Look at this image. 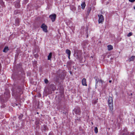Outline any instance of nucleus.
<instances>
[{
	"mask_svg": "<svg viewBox=\"0 0 135 135\" xmlns=\"http://www.w3.org/2000/svg\"><path fill=\"white\" fill-rule=\"evenodd\" d=\"M108 102L109 109L111 111H112L113 110V98L112 97H109Z\"/></svg>",
	"mask_w": 135,
	"mask_h": 135,
	"instance_id": "nucleus-1",
	"label": "nucleus"
},
{
	"mask_svg": "<svg viewBox=\"0 0 135 135\" xmlns=\"http://www.w3.org/2000/svg\"><path fill=\"white\" fill-rule=\"evenodd\" d=\"M98 16L99 17V23H102L103 22L104 20V18L103 16L102 15H98Z\"/></svg>",
	"mask_w": 135,
	"mask_h": 135,
	"instance_id": "nucleus-2",
	"label": "nucleus"
},
{
	"mask_svg": "<svg viewBox=\"0 0 135 135\" xmlns=\"http://www.w3.org/2000/svg\"><path fill=\"white\" fill-rule=\"evenodd\" d=\"M41 27L42 29L45 32H47V27L45 24L43 23L41 25Z\"/></svg>",
	"mask_w": 135,
	"mask_h": 135,
	"instance_id": "nucleus-3",
	"label": "nucleus"
},
{
	"mask_svg": "<svg viewBox=\"0 0 135 135\" xmlns=\"http://www.w3.org/2000/svg\"><path fill=\"white\" fill-rule=\"evenodd\" d=\"M74 111L76 114L79 115H80L81 110L80 108H75Z\"/></svg>",
	"mask_w": 135,
	"mask_h": 135,
	"instance_id": "nucleus-4",
	"label": "nucleus"
},
{
	"mask_svg": "<svg viewBox=\"0 0 135 135\" xmlns=\"http://www.w3.org/2000/svg\"><path fill=\"white\" fill-rule=\"evenodd\" d=\"M49 17L51 19L52 22L55 21L56 18V15L55 14H53L49 16Z\"/></svg>",
	"mask_w": 135,
	"mask_h": 135,
	"instance_id": "nucleus-5",
	"label": "nucleus"
},
{
	"mask_svg": "<svg viewBox=\"0 0 135 135\" xmlns=\"http://www.w3.org/2000/svg\"><path fill=\"white\" fill-rule=\"evenodd\" d=\"M82 84L83 85L86 86L87 85L86 83V79L84 78H83L82 80Z\"/></svg>",
	"mask_w": 135,
	"mask_h": 135,
	"instance_id": "nucleus-6",
	"label": "nucleus"
},
{
	"mask_svg": "<svg viewBox=\"0 0 135 135\" xmlns=\"http://www.w3.org/2000/svg\"><path fill=\"white\" fill-rule=\"evenodd\" d=\"M108 49V51L111 50L113 49V47L112 45H109L107 46Z\"/></svg>",
	"mask_w": 135,
	"mask_h": 135,
	"instance_id": "nucleus-7",
	"label": "nucleus"
},
{
	"mask_svg": "<svg viewBox=\"0 0 135 135\" xmlns=\"http://www.w3.org/2000/svg\"><path fill=\"white\" fill-rule=\"evenodd\" d=\"M9 50L8 47L7 46H6L4 49L3 51L4 52H7Z\"/></svg>",
	"mask_w": 135,
	"mask_h": 135,
	"instance_id": "nucleus-8",
	"label": "nucleus"
},
{
	"mask_svg": "<svg viewBox=\"0 0 135 135\" xmlns=\"http://www.w3.org/2000/svg\"><path fill=\"white\" fill-rule=\"evenodd\" d=\"M86 5L85 2H83L81 4V8L84 9L85 8Z\"/></svg>",
	"mask_w": 135,
	"mask_h": 135,
	"instance_id": "nucleus-9",
	"label": "nucleus"
},
{
	"mask_svg": "<svg viewBox=\"0 0 135 135\" xmlns=\"http://www.w3.org/2000/svg\"><path fill=\"white\" fill-rule=\"evenodd\" d=\"M47 127L46 126L44 125L42 127V130H44L45 131L47 129Z\"/></svg>",
	"mask_w": 135,
	"mask_h": 135,
	"instance_id": "nucleus-10",
	"label": "nucleus"
},
{
	"mask_svg": "<svg viewBox=\"0 0 135 135\" xmlns=\"http://www.w3.org/2000/svg\"><path fill=\"white\" fill-rule=\"evenodd\" d=\"M66 53L68 55H70L71 51L69 49H67L66 50Z\"/></svg>",
	"mask_w": 135,
	"mask_h": 135,
	"instance_id": "nucleus-11",
	"label": "nucleus"
},
{
	"mask_svg": "<svg viewBox=\"0 0 135 135\" xmlns=\"http://www.w3.org/2000/svg\"><path fill=\"white\" fill-rule=\"evenodd\" d=\"M52 55V52H50L48 56V60H51V57Z\"/></svg>",
	"mask_w": 135,
	"mask_h": 135,
	"instance_id": "nucleus-12",
	"label": "nucleus"
},
{
	"mask_svg": "<svg viewBox=\"0 0 135 135\" xmlns=\"http://www.w3.org/2000/svg\"><path fill=\"white\" fill-rule=\"evenodd\" d=\"M135 58V56H131L129 58V60L130 61H133L134 58Z\"/></svg>",
	"mask_w": 135,
	"mask_h": 135,
	"instance_id": "nucleus-13",
	"label": "nucleus"
},
{
	"mask_svg": "<svg viewBox=\"0 0 135 135\" xmlns=\"http://www.w3.org/2000/svg\"><path fill=\"white\" fill-rule=\"evenodd\" d=\"M19 3V2L15 4V6L17 8H19L20 7V4Z\"/></svg>",
	"mask_w": 135,
	"mask_h": 135,
	"instance_id": "nucleus-14",
	"label": "nucleus"
},
{
	"mask_svg": "<svg viewBox=\"0 0 135 135\" xmlns=\"http://www.w3.org/2000/svg\"><path fill=\"white\" fill-rule=\"evenodd\" d=\"M95 132V133H97L98 132V129L97 127H95L94 129Z\"/></svg>",
	"mask_w": 135,
	"mask_h": 135,
	"instance_id": "nucleus-15",
	"label": "nucleus"
},
{
	"mask_svg": "<svg viewBox=\"0 0 135 135\" xmlns=\"http://www.w3.org/2000/svg\"><path fill=\"white\" fill-rule=\"evenodd\" d=\"M23 116V115L22 114H21L18 117V118L20 119H22V118Z\"/></svg>",
	"mask_w": 135,
	"mask_h": 135,
	"instance_id": "nucleus-16",
	"label": "nucleus"
},
{
	"mask_svg": "<svg viewBox=\"0 0 135 135\" xmlns=\"http://www.w3.org/2000/svg\"><path fill=\"white\" fill-rule=\"evenodd\" d=\"M132 32H130L127 35V36L128 37H130L132 36Z\"/></svg>",
	"mask_w": 135,
	"mask_h": 135,
	"instance_id": "nucleus-17",
	"label": "nucleus"
},
{
	"mask_svg": "<svg viewBox=\"0 0 135 135\" xmlns=\"http://www.w3.org/2000/svg\"><path fill=\"white\" fill-rule=\"evenodd\" d=\"M44 81L46 84H47L48 83V80L47 79H45Z\"/></svg>",
	"mask_w": 135,
	"mask_h": 135,
	"instance_id": "nucleus-18",
	"label": "nucleus"
},
{
	"mask_svg": "<svg viewBox=\"0 0 135 135\" xmlns=\"http://www.w3.org/2000/svg\"><path fill=\"white\" fill-rule=\"evenodd\" d=\"M99 82L100 83H101L102 84L103 83V81L102 80V79H100L99 80Z\"/></svg>",
	"mask_w": 135,
	"mask_h": 135,
	"instance_id": "nucleus-19",
	"label": "nucleus"
},
{
	"mask_svg": "<svg viewBox=\"0 0 135 135\" xmlns=\"http://www.w3.org/2000/svg\"><path fill=\"white\" fill-rule=\"evenodd\" d=\"M129 1L131 2H133L135 1V0H129Z\"/></svg>",
	"mask_w": 135,
	"mask_h": 135,
	"instance_id": "nucleus-20",
	"label": "nucleus"
},
{
	"mask_svg": "<svg viewBox=\"0 0 135 135\" xmlns=\"http://www.w3.org/2000/svg\"><path fill=\"white\" fill-rule=\"evenodd\" d=\"M18 11L17 10H16L15 11V12H14V13H15V14H16V13H17V12H18Z\"/></svg>",
	"mask_w": 135,
	"mask_h": 135,
	"instance_id": "nucleus-21",
	"label": "nucleus"
},
{
	"mask_svg": "<svg viewBox=\"0 0 135 135\" xmlns=\"http://www.w3.org/2000/svg\"><path fill=\"white\" fill-rule=\"evenodd\" d=\"M68 58L69 59H70V55H68Z\"/></svg>",
	"mask_w": 135,
	"mask_h": 135,
	"instance_id": "nucleus-22",
	"label": "nucleus"
},
{
	"mask_svg": "<svg viewBox=\"0 0 135 135\" xmlns=\"http://www.w3.org/2000/svg\"><path fill=\"white\" fill-rule=\"evenodd\" d=\"M112 81V80H109V82L110 83H111Z\"/></svg>",
	"mask_w": 135,
	"mask_h": 135,
	"instance_id": "nucleus-23",
	"label": "nucleus"
},
{
	"mask_svg": "<svg viewBox=\"0 0 135 135\" xmlns=\"http://www.w3.org/2000/svg\"><path fill=\"white\" fill-rule=\"evenodd\" d=\"M39 122H38L37 123H36V125H37L39 124Z\"/></svg>",
	"mask_w": 135,
	"mask_h": 135,
	"instance_id": "nucleus-24",
	"label": "nucleus"
},
{
	"mask_svg": "<svg viewBox=\"0 0 135 135\" xmlns=\"http://www.w3.org/2000/svg\"><path fill=\"white\" fill-rule=\"evenodd\" d=\"M91 8H89V12H90L91 10Z\"/></svg>",
	"mask_w": 135,
	"mask_h": 135,
	"instance_id": "nucleus-25",
	"label": "nucleus"
},
{
	"mask_svg": "<svg viewBox=\"0 0 135 135\" xmlns=\"http://www.w3.org/2000/svg\"><path fill=\"white\" fill-rule=\"evenodd\" d=\"M16 21L17 22V21L18 23V22H19L18 21V20H16Z\"/></svg>",
	"mask_w": 135,
	"mask_h": 135,
	"instance_id": "nucleus-26",
	"label": "nucleus"
},
{
	"mask_svg": "<svg viewBox=\"0 0 135 135\" xmlns=\"http://www.w3.org/2000/svg\"><path fill=\"white\" fill-rule=\"evenodd\" d=\"M7 93H8V94H9V92H8Z\"/></svg>",
	"mask_w": 135,
	"mask_h": 135,
	"instance_id": "nucleus-27",
	"label": "nucleus"
},
{
	"mask_svg": "<svg viewBox=\"0 0 135 135\" xmlns=\"http://www.w3.org/2000/svg\"><path fill=\"white\" fill-rule=\"evenodd\" d=\"M91 124H93V122H91Z\"/></svg>",
	"mask_w": 135,
	"mask_h": 135,
	"instance_id": "nucleus-28",
	"label": "nucleus"
},
{
	"mask_svg": "<svg viewBox=\"0 0 135 135\" xmlns=\"http://www.w3.org/2000/svg\"><path fill=\"white\" fill-rule=\"evenodd\" d=\"M131 95H132V93H131Z\"/></svg>",
	"mask_w": 135,
	"mask_h": 135,
	"instance_id": "nucleus-29",
	"label": "nucleus"
},
{
	"mask_svg": "<svg viewBox=\"0 0 135 135\" xmlns=\"http://www.w3.org/2000/svg\"><path fill=\"white\" fill-rule=\"evenodd\" d=\"M1 64H0V67H1Z\"/></svg>",
	"mask_w": 135,
	"mask_h": 135,
	"instance_id": "nucleus-30",
	"label": "nucleus"
},
{
	"mask_svg": "<svg viewBox=\"0 0 135 135\" xmlns=\"http://www.w3.org/2000/svg\"><path fill=\"white\" fill-rule=\"evenodd\" d=\"M98 81H98H98H97V83H98Z\"/></svg>",
	"mask_w": 135,
	"mask_h": 135,
	"instance_id": "nucleus-31",
	"label": "nucleus"
},
{
	"mask_svg": "<svg viewBox=\"0 0 135 135\" xmlns=\"http://www.w3.org/2000/svg\"><path fill=\"white\" fill-rule=\"evenodd\" d=\"M37 114H38V112H37Z\"/></svg>",
	"mask_w": 135,
	"mask_h": 135,
	"instance_id": "nucleus-32",
	"label": "nucleus"
},
{
	"mask_svg": "<svg viewBox=\"0 0 135 135\" xmlns=\"http://www.w3.org/2000/svg\"><path fill=\"white\" fill-rule=\"evenodd\" d=\"M91 57L93 58V57L92 56H91Z\"/></svg>",
	"mask_w": 135,
	"mask_h": 135,
	"instance_id": "nucleus-33",
	"label": "nucleus"
},
{
	"mask_svg": "<svg viewBox=\"0 0 135 135\" xmlns=\"http://www.w3.org/2000/svg\"><path fill=\"white\" fill-rule=\"evenodd\" d=\"M0 135H3L2 134H1Z\"/></svg>",
	"mask_w": 135,
	"mask_h": 135,
	"instance_id": "nucleus-34",
	"label": "nucleus"
}]
</instances>
